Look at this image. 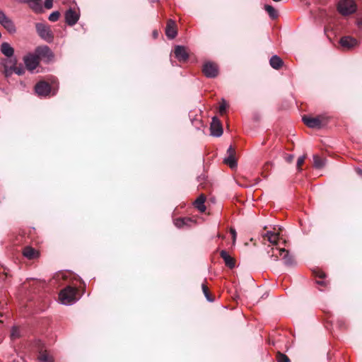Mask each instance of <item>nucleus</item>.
<instances>
[{
	"instance_id": "obj_1",
	"label": "nucleus",
	"mask_w": 362,
	"mask_h": 362,
	"mask_svg": "<svg viewBox=\"0 0 362 362\" xmlns=\"http://www.w3.org/2000/svg\"><path fill=\"white\" fill-rule=\"evenodd\" d=\"M78 294L77 288L68 286L60 291L59 298L64 305L73 304L79 299L80 296H78Z\"/></svg>"
},
{
	"instance_id": "obj_2",
	"label": "nucleus",
	"mask_w": 362,
	"mask_h": 362,
	"mask_svg": "<svg viewBox=\"0 0 362 362\" xmlns=\"http://www.w3.org/2000/svg\"><path fill=\"white\" fill-rule=\"evenodd\" d=\"M303 121L304 124L310 128L320 129L327 124L328 117L323 115H320L316 117L304 115L303 117Z\"/></svg>"
},
{
	"instance_id": "obj_3",
	"label": "nucleus",
	"mask_w": 362,
	"mask_h": 362,
	"mask_svg": "<svg viewBox=\"0 0 362 362\" xmlns=\"http://www.w3.org/2000/svg\"><path fill=\"white\" fill-rule=\"evenodd\" d=\"M337 9L341 14L346 16L356 11V5L353 0H342L339 2Z\"/></svg>"
},
{
	"instance_id": "obj_4",
	"label": "nucleus",
	"mask_w": 362,
	"mask_h": 362,
	"mask_svg": "<svg viewBox=\"0 0 362 362\" xmlns=\"http://www.w3.org/2000/svg\"><path fill=\"white\" fill-rule=\"evenodd\" d=\"M202 70L207 78H216L219 73L218 65L213 62H206L203 64Z\"/></svg>"
},
{
	"instance_id": "obj_5",
	"label": "nucleus",
	"mask_w": 362,
	"mask_h": 362,
	"mask_svg": "<svg viewBox=\"0 0 362 362\" xmlns=\"http://www.w3.org/2000/svg\"><path fill=\"white\" fill-rule=\"evenodd\" d=\"M37 359L40 362H54V358L44 344L39 341L37 345Z\"/></svg>"
},
{
	"instance_id": "obj_6",
	"label": "nucleus",
	"mask_w": 362,
	"mask_h": 362,
	"mask_svg": "<svg viewBox=\"0 0 362 362\" xmlns=\"http://www.w3.org/2000/svg\"><path fill=\"white\" fill-rule=\"evenodd\" d=\"M35 28L37 34L42 39L47 41H51L53 39L54 35L49 25L45 23H37L35 24Z\"/></svg>"
},
{
	"instance_id": "obj_7",
	"label": "nucleus",
	"mask_w": 362,
	"mask_h": 362,
	"mask_svg": "<svg viewBox=\"0 0 362 362\" xmlns=\"http://www.w3.org/2000/svg\"><path fill=\"white\" fill-rule=\"evenodd\" d=\"M23 62L26 69L29 71H33L40 64V60L35 52L28 53L25 55L23 57Z\"/></svg>"
},
{
	"instance_id": "obj_8",
	"label": "nucleus",
	"mask_w": 362,
	"mask_h": 362,
	"mask_svg": "<svg viewBox=\"0 0 362 362\" xmlns=\"http://www.w3.org/2000/svg\"><path fill=\"white\" fill-rule=\"evenodd\" d=\"M39 60L50 61L53 58V53L47 46H39L35 50Z\"/></svg>"
},
{
	"instance_id": "obj_9",
	"label": "nucleus",
	"mask_w": 362,
	"mask_h": 362,
	"mask_svg": "<svg viewBox=\"0 0 362 362\" xmlns=\"http://www.w3.org/2000/svg\"><path fill=\"white\" fill-rule=\"evenodd\" d=\"M65 21L66 23L70 25H74L79 19V13L76 11L75 8H69L65 12Z\"/></svg>"
},
{
	"instance_id": "obj_10",
	"label": "nucleus",
	"mask_w": 362,
	"mask_h": 362,
	"mask_svg": "<svg viewBox=\"0 0 362 362\" xmlns=\"http://www.w3.org/2000/svg\"><path fill=\"white\" fill-rule=\"evenodd\" d=\"M341 47L344 49H351L358 45V41L351 36H344L339 40Z\"/></svg>"
},
{
	"instance_id": "obj_11",
	"label": "nucleus",
	"mask_w": 362,
	"mask_h": 362,
	"mask_svg": "<svg viewBox=\"0 0 362 362\" xmlns=\"http://www.w3.org/2000/svg\"><path fill=\"white\" fill-rule=\"evenodd\" d=\"M35 90L38 95L47 96L51 91V86L47 82L40 81L35 85Z\"/></svg>"
},
{
	"instance_id": "obj_12",
	"label": "nucleus",
	"mask_w": 362,
	"mask_h": 362,
	"mask_svg": "<svg viewBox=\"0 0 362 362\" xmlns=\"http://www.w3.org/2000/svg\"><path fill=\"white\" fill-rule=\"evenodd\" d=\"M211 134L214 136H220L223 134V127L220 120L214 117L210 127Z\"/></svg>"
},
{
	"instance_id": "obj_13",
	"label": "nucleus",
	"mask_w": 362,
	"mask_h": 362,
	"mask_svg": "<svg viewBox=\"0 0 362 362\" xmlns=\"http://www.w3.org/2000/svg\"><path fill=\"white\" fill-rule=\"evenodd\" d=\"M175 56L180 62H187L189 59V54L187 49L180 45H177L175 47Z\"/></svg>"
},
{
	"instance_id": "obj_14",
	"label": "nucleus",
	"mask_w": 362,
	"mask_h": 362,
	"mask_svg": "<svg viewBox=\"0 0 362 362\" xmlns=\"http://www.w3.org/2000/svg\"><path fill=\"white\" fill-rule=\"evenodd\" d=\"M177 26L174 21L169 19L165 28V35L169 39H174L177 35Z\"/></svg>"
},
{
	"instance_id": "obj_15",
	"label": "nucleus",
	"mask_w": 362,
	"mask_h": 362,
	"mask_svg": "<svg viewBox=\"0 0 362 362\" xmlns=\"http://www.w3.org/2000/svg\"><path fill=\"white\" fill-rule=\"evenodd\" d=\"M21 3L28 4L30 8L36 13H40L42 11V0H18Z\"/></svg>"
},
{
	"instance_id": "obj_16",
	"label": "nucleus",
	"mask_w": 362,
	"mask_h": 362,
	"mask_svg": "<svg viewBox=\"0 0 362 362\" xmlns=\"http://www.w3.org/2000/svg\"><path fill=\"white\" fill-rule=\"evenodd\" d=\"M220 255L222 257V259L224 260L225 264L226 267H229L230 269H233L235 266V259L232 257L228 252L226 250H221L220 252Z\"/></svg>"
},
{
	"instance_id": "obj_17",
	"label": "nucleus",
	"mask_w": 362,
	"mask_h": 362,
	"mask_svg": "<svg viewBox=\"0 0 362 362\" xmlns=\"http://www.w3.org/2000/svg\"><path fill=\"white\" fill-rule=\"evenodd\" d=\"M264 241H268L273 245H277L279 241V234L272 231H267L266 233L262 234Z\"/></svg>"
},
{
	"instance_id": "obj_18",
	"label": "nucleus",
	"mask_w": 362,
	"mask_h": 362,
	"mask_svg": "<svg viewBox=\"0 0 362 362\" xmlns=\"http://www.w3.org/2000/svg\"><path fill=\"white\" fill-rule=\"evenodd\" d=\"M23 255L29 259H34L39 256V252L32 247L27 246L23 248Z\"/></svg>"
},
{
	"instance_id": "obj_19",
	"label": "nucleus",
	"mask_w": 362,
	"mask_h": 362,
	"mask_svg": "<svg viewBox=\"0 0 362 362\" xmlns=\"http://www.w3.org/2000/svg\"><path fill=\"white\" fill-rule=\"evenodd\" d=\"M206 201V197L204 194H200L198 198L194 201V206L199 211L204 212L206 211V206L204 202Z\"/></svg>"
},
{
	"instance_id": "obj_20",
	"label": "nucleus",
	"mask_w": 362,
	"mask_h": 362,
	"mask_svg": "<svg viewBox=\"0 0 362 362\" xmlns=\"http://www.w3.org/2000/svg\"><path fill=\"white\" fill-rule=\"evenodd\" d=\"M1 25L11 34L15 33L16 31V28L14 23L8 17H7L1 23Z\"/></svg>"
},
{
	"instance_id": "obj_21",
	"label": "nucleus",
	"mask_w": 362,
	"mask_h": 362,
	"mask_svg": "<svg viewBox=\"0 0 362 362\" xmlns=\"http://www.w3.org/2000/svg\"><path fill=\"white\" fill-rule=\"evenodd\" d=\"M269 64L273 69L279 70L283 66L284 62L279 56L274 55L269 60Z\"/></svg>"
},
{
	"instance_id": "obj_22",
	"label": "nucleus",
	"mask_w": 362,
	"mask_h": 362,
	"mask_svg": "<svg viewBox=\"0 0 362 362\" xmlns=\"http://www.w3.org/2000/svg\"><path fill=\"white\" fill-rule=\"evenodd\" d=\"M1 52L7 57H11L14 54V49L8 42H3L1 45Z\"/></svg>"
},
{
	"instance_id": "obj_23",
	"label": "nucleus",
	"mask_w": 362,
	"mask_h": 362,
	"mask_svg": "<svg viewBox=\"0 0 362 362\" xmlns=\"http://www.w3.org/2000/svg\"><path fill=\"white\" fill-rule=\"evenodd\" d=\"M281 254L282 259L284 261L286 265L293 266L295 264L294 258L289 255V252L287 250L282 248Z\"/></svg>"
},
{
	"instance_id": "obj_24",
	"label": "nucleus",
	"mask_w": 362,
	"mask_h": 362,
	"mask_svg": "<svg viewBox=\"0 0 362 362\" xmlns=\"http://www.w3.org/2000/svg\"><path fill=\"white\" fill-rule=\"evenodd\" d=\"M281 250H282V248H279V247H271L268 251H267V254H268V256L271 258V259H273L274 261H276L278 260L279 259V257H281L282 254H281Z\"/></svg>"
},
{
	"instance_id": "obj_25",
	"label": "nucleus",
	"mask_w": 362,
	"mask_h": 362,
	"mask_svg": "<svg viewBox=\"0 0 362 362\" xmlns=\"http://www.w3.org/2000/svg\"><path fill=\"white\" fill-rule=\"evenodd\" d=\"M193 221L190 218H177L175 219L174 223L177 228H182L185 226H189Z\"/></svg>"
},
{
	"instance_id": "obj_26",
	"label": "nucleus",
	"mask_w": 362,
	"mask_h": 362,
	"mask_svg": "<svg viewBox=\"0 0 362 362\" xmlns=\"http://www.w3.org/2000/svg\"><path fill=\"white\" fill-rule=\"evenodd\" d=\"M325 160L317 155L313 156V165L315 168L320 169L325 166Z\"/></svg>"
},
{
	"instance_id": "obj_27",
	"label": "nucleus",
	"mask_w": 362,
	"mask_h": 362,
	"mask_svg": "<svg viewBox=\"0 0 362 362\" xmlns=\"http://www.w3.org/2000/svg\"><path fill=\"white\" fill-rule=\"evenodd\" d=\"M224 163L227 164L230 168H234L237 166V160L235 156H228L224 158Z\"/></svg>"
},
{
	"instance_id": "obj_28",
	"label": "nucleus",
	"mask_w": 362,
	"mask_h": 362,
	"mask_svg": "<svg viewBox=\"0 0 362 362\" xmlns=\"http://www.w3.org/2000/svg\"><path fill=\"white\" fill-rule=\"evenodd\" d=\"M264 9L268 13L271 18L276 19L278 17L277 11L272 6L266 4L264 6Z\"/></svg>"
},
{
	"instance_id": "obj_29",
	"label": "nucleus",
	"mask_w": 362,
	"mask_h": 362,
	"mask_svg": "<svg viewBox=\"0 0 362 362\" xmlns=\"http://www.w3.org/2000/svg\"><path fill=\"white\" fill-rule=\"evenodd\" d=\"M10 62L13 63V70L14 73L19 76L24 74L25 69L21 64H20L19 66H16L17 61L16 59L14 60V62H13V60H11Z\"/></svg>"
},
{
	"instance_id": "obj_30",
	"label": "nucleus",
	"mask_w": 362,
	"mask_h": 362,
	"mask_svg": "<svg viewBox=\"0 0 362 362\" xmlns=\"http://www.w3.org/2000/svg\"><path fill=\"white\" fill-rule=\"evenodd\" d=\"M202 291L206 297V298L210 301L213 302L214 300V296L211 294L210 291L207 286L205 284H202Z\"/></svg>"
},
{
	"instance_id": "obj_31",
	"label": "nucleus",
	"mask_w": 362,
	"mask_h": 362,
	"mask_svg": "<svg viewBox=\"0 0 362 362\" xmlns=\"http://www.w3.org/2000/svg\"><path fill=\"white\" fill-rule=\"evenodd\" d=\"M21 337V332L18 327H13L11 331L10 337L12 341H14Z\"/></svg>"
},
{
	"instance_id": "obj_32",
	"label": "nucleus",
	"mask_w": 362,
	"mask_h": 362,
	"mask_svg": "<svg viewBox=\"0 0 362 362\" xmlns=\"http://www.w3.org/2000/svg\"><path fill=\"white\" fill-rule=\"evenodd\" d=\"M1 72L6 78L10 77L13 73V64L11 66H7L6 64H4Z\"/></svg>"
},
{
	"instance_id": "obj_33",
	"label": "nucleus",
	"mask_w": 362,
	"mask_h": 362,
	"mask_svg": "<svg viewBox=\"0 0 362 362\" xmlns=\"http://www.w3.org/2000/svg\"><path fill=\"white\" fill-rule=\"evenodd\" d=\"M276 359L278 362H291L290 358L286 354L280 351L276 352Z\"/></svg>"
},
{
	"instance_id": "obj_34",
	"label": "nucleus",
	"mask_w": 362,
	"mask_h": 362,
	"mask_svg": "<svg viewBox=\"0 0 362 362\" xmlns=\"http://www.w3.org/2000/svg\"><path fill=\"white\" fill-rule=\"evenodd\" d=\"M306 158V155H303L298 158L296 167L298 171L302 170V165L304 164L305 160Z\"/></svg>"
},
{
	"instance_id": "obj_35",
	"label": "nucleus",
	"mask_w": 362,
	"mask_h": 362,
	"mask_svg": "<svg viewBox=\"0 0 362 362\" xmlns=\"http://www.w3.org/2000/svg\"><path fill=\"white\" fill-rule=\"evenodd\" d=\"M59 17L60 13L59 11H54L49 15L48 19L52 22H56L59 20Z\"/></svg>"
},
{
	"instance_id": "obj_36",
	"label": "nucleus",
	"mask_w": 362,
	"mask_h": 362,
	"mask_svg": "<svg viewBox=\"0 0 362 362\" xmlns=\"http://www.w3.org/2000/svg\"><path fill=\"white\" fill-rule=\"evenodd\" d=\"M313 274L316 278H319L320 279H324L326 277V274L321 270H315L313 271Z\"/></svg>"
},
{
	"instance_id": "obj_37",
	"label": "nucleus",
	"mask_w": 362,
	"mask_h": 362,
	"mask_svg": "<svg viewBox=\"0 0 362 362\" xmlns=\"http://www.w3.org/2000/svg\"><path fill=\"white\" fill-rule=\"evenodd\" d=\"M227 104L225 102V100H223L222 103L220 105L219 107V112L221 115H223L225 113L226 110Z\"/></svg>"
},
{
	"instance_id": "obj_38",
	"label": "nucleus",
	"mask_w": 362,
	"mask_h": 362,
	"mask_svg": "<svg viewBox=\"0 0 362 362\" xmlns=\"http://www.w3.org/2000/svg\"><path fill=\"white\" fill-rule=\"evenodd\" d=\"M53 6V0H45V7L47 9H50Z\"/></svg>"
},
{
	"instance_id": "obj_39",
	"label": "nucleus",
	"mask_w": 362,
	"mask_h": 362,
	"mask_svg": "<svg viewBox=\"0 0 362 362\" xmlns=\"http://www.w3.org/2000/svg\"><path fill=\"white\" fill-rule=\"evenodd\" d=\"M228 156H235V148L230 146L227 150Z\"/></svg>"
},
{
	"instance_id": "obj_40",
	"label": "nucleus",
	"mask_w": 362,
	"mask_h": 362,
	"mask_svg": "<svg viewBox=\"0 0 362 362\" xmlns=\"http://www.w3.org/2000/svg\"><path fill=\"white\" fill-rule=\"evenodd\" d=\"M294 159V156L292 155V154H289V155H287L286 157H285V160L286 162H288V163H291L293 162Z\"/></svg>"
},
{
	"instance_id": "obj_41",
	"label": "nucleus",
	"mask_w": 362,
	"mask_h": 362,
	"mask_svg": "<svg viewBox=\"0 0 362 362\" xmlns=\"http://www.w3.org/2000/svg\"><path fill=\"white\" fill-rule=\"evenodd\" d=\"M7 18L2 10L0 9V24Z\"/></svg>"
},
{
	"instance_id": "obj_42",
	"label": "nucleus",
	"mask_w": 362,
	"mask_h": 362,
	"mask_svg": "<svg viewBox=\"0 0 362 362\" xmlns=\"http://www.w3.org/2000/svg\"><path fill=\"white\" fill-rule=\"evenodd\" d=\"M317 284H318L320 286L325 287L327 284L326 281H325L323 279H320L316 281Z\"/></svg>"
},
{
	"instance_id": "obj_43",
	"label": "nucleus",
	"mask_w": 362,
	"mask_h": 362,
	"mask_svg": "<svg viewBox=\"0 0 362 362\" xmlns=\"http://www.w3.org/2000/svg\"><path fill=\"white\" fill-rule=\"evenodd\" d=\"M230 233H231V235L233 236V242H235V239H236V235H237L236 231H235V230L234 228H230Z\"/></svg>"
},
{
	"instance_id": "obj_44",
	"label": "nucleus",
	"mask_w": 362,
	"mask_h": 362,
	"mask_svg": "<svg viewBox=\"0 0 362 362\" xmlns=\"http://www.w3.org/2000/svg\"><path fill=\"white\" fill-rule=\"evenodd\" d=\"M270 166H271V164L269 163H265V165L264 166V170H269Z\"/></svg>"
},
{
	"instance_id": "obj_45",
	"label": "nucleus",
	"mask_w": 362,
	"mask_h": 362,
	"mask_svg": "<svg viewBox=\"0 0 362 362\" xmlns=\"http://www.w3.org/2000/svg\"><path fill=\"white\" fill-rule=\"evenodd\" d=\"M357 24H358V26L361 29H362V18H360V19H358V23H357Z\"/></svg>"
},
{
	"instance_id": "obj_46",
	"label": "nucleus",
	"mask_w": 362,
	"mask_h": 362,
	"mask_svg": "<svg viewBox=\"0 0 362 362\" xmlns=\"http://www.w3.org/2000/svg\"><path fill=\"white\" fill-rule=\"evenodd\" d=\"M153 36L154 38H157L158 36V30H153Z\"/></svg>"
},
{
	"instance_id": "obj_47",
	"label": "nucleus",
	"mask_w": 362,
	"mask_h": 362,
	"mask_svg": "<svg viewBox=\"0 0 362 362\" xmlns=\"http://www.w3.org/2000/svg\"><path fill=\"white\" fill-rule=\"evenodd\" d=\"M356 173L358 175L362 176V170L361 169H359V168L356 169Z\"/></svg>"
},
{
	"instance_id": "obj_48",
	"label": "nucleus",
	"mask_w": 362,
	"mask_h": 362,
	"mask_svg": "<svg viewBox=\"0 0 362 362\" xmlns=\"http://www.w3.org/2000/svg\"><path fill=\"white\" fill-rule=\"evenodd\" d=\"M262 175L264 177H267V175H264V173H262Z\"/></svg>"
},
{
	"instance_id": "obj_49",
	"label": "nucleus",
	"mask_w": 362,
	"mask_h": 362,
	"mask_svg": "<svg viewBox=\"0 0 362 362\" xmlns=\"http://www.w3.org/2000/svg\"><path fill=\"white\" fill-rule=\"evenodd\" d=\"M2 322L1 320H0V323Z\"/></svg>"
}]
</instances>
